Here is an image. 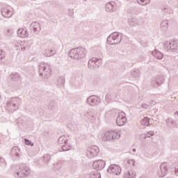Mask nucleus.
<instances>
[{"label":"nucleus","mask_w":178,"mask_h":178,"mask_svg":"<svg viewBox=\"0 0 178 178\" xmlns=\"http://www.w3.org/2000/svg\"><path fill=\"white\" fill-rule=\"evenodd\" d=\"M19 46L21 47L22 51H26V46H24L23 47H22V44H20Z\"/></svg>","instance_id":"nucleus-32"},{"label":"nucleus","mask_w":178,"mask_h":178,"mask_svg":"<svg viewBox=\"0 0 178 178\" xmlns=\"http://www.w3.org/2000/svg\"><path fill=\"white\" fill-rule=\"evenodd\" d=\"M28 170L26 168H19L17 175L19 177H26V173H27Z\"/></svg>","instance_id":"nucleus-22"},{"label":"nucleus","mask_w":178,"mask_h":178,"mask_svg":"<svg viewBox=\"0 0 178 178\" xmlns=\"http://www.w3.org/2000/svg\"><path fill=\"white\" fill-rule=\"evenodd\" d=\"M143 108H145V104H143L142 106Z\"/></svg>","instance_id":"nucleus-34"},{"label":"nucleus","mask_w":178,"mask_h":178,"mask_svg":"<svg viewBox=\"0 0 178 178\" xmlns=\"http://www.w3.org/2000/svg\"><path fill=\"white\" fill-rule=\"evenodd\" d=\"M8 80H10V81H13V83H19L22 81V76H20V74L17 72L11 74L8 77Z\"/></svg>","instance_id":"nucleus-10"},{"label":"nucleus","mask_w":178,"mask_h":178,"mask_svg":"<svg viewBox=\"0 0 178 178\" xmlns=\"http://www.w3.org/2000/svg\"><path fill=\"white\" fill-rule=\"evenodd\" d=\"M136 177V174L133 171H129L125 175V178H134Z\"/></svg>","instance_id":"nucleus-25"},{"label":"nucleus","mask_w":178,"mask_h":178,"mask_svg":"<svg viewBox=\"0 0 178 178\" xmlns=\"http://www.w3.org/2000/svg\"><path fill=\"white\" fill-rule=\"evenodd\" d=\"M31 26L32 27L35 34H40V31H41V24H40V22H33L31 23Z\"/></svg>","instance_id":"nucleus-11"},{"label":"nucleus","mask_w":178,"mask_h":178,"mask_svg":"<svg viewBox=\"0 0 178 178\" xmlns=\"http://www.w3.org/2000/svg\"><path fill=\"white\" fill-rule=\"evenodd\" d=\"M7 33H8L7 35H10V34H13V30L8 29L7 30Z\"/></svg>","instance_id":"nucleus-30"},{"label":"nucleus","mask_w":178,"mask_h":178,"mask_svg":"<svg viewBox=\"0 0 178 178\" xmlns=\"http://www.w3.org/2000/svg\"><path fill=\"white\" fill-rule=\"evenodd\" d=\"M151 134H152V136H153L154 135V132H151Z\"/></svg>","instance_id":"nucleus-35"},{"label":"nucleus","mask_w":178,"mask_h":178,"mask_svg":"<svg viewBox=\"0 0 178 178\" xmlns=\"http://www.w3.org/2000/svg\"><path fill=\"white\" fill-rule=\"evenodd\" d=\"M1 15L3 17L9 19L13 16V9L10 7L5 6L1 8Z\"/></svg>","instance_id":"nucleus-8"},{"label":"nucleus","mask_w":178,"mask_h":178,"mask_svg":"<svg viewBox=\"0 0 178 178\" xmlns=\"http://www.w3.org/2000/svg\"><path fill=\"white\" fill-rule=\"evenodd\" d=\"M131 76L135 80H140V76H141V71L139 69L133 70L131 72Z\"/></svg>","instance_id":"nucleus-17"},{"label":"nucleus","mask_w":178,"mask_h":178,"mask_svg":"<svg viewBox=\"0 0 178 178\" xmlns=\"http://www.w3.org/2000/svg\"><path fill=\"white\" fill-rule=\"evenodd\" d=\"M111 173H113L114 175H120L122 172V168H120V166L118 165H111L109 168Z\"/></svg>","instance_id":"nucleus-14"},{"label":"nucleus","mask_w":178,"mask_h":178,"mask_svg":"<svg viewBox=\"0 0 178 178\" xmlns=\"http://www.w3.org/2000/svg\"><path fill=\"white\" fill-rule=\"evenodd\" d=\"M161 170L159 172V177H165L168 173V169L163 165H161Z\"/></svg>","instance_id":"nucleus-20"},{"label":"nucleus","mask_w":178,"mask_h":178,"mask_svg":"<svg viewBox=\"0 0 178 178\" xmlns=\"http://www.w3.org/2000/svg\"><path fill=\"white\" fill-rule=\"evenodd\" d=\"M142 124H143V126H148V124H149V118H145L142 120Z\"/></svg>","instance_id":"nucleus-27"},{"label":"nucleus","mask_w":178,"mask_h":178,"mask_svg":"<svg viewBox=\"0 0 178 178\" xmlns=\"http://www.w3.org/2000/svg\"><path fill=\"white\" fill-rule=\"evenodd\" d=\"M140 60H143V59H140Z\"/></svg>","instance_id":"nucleus-36"},{"label":"nucleus","mask_w":178,"mask_h":178,"mask_svg":"<svg viewBox=\"0 0 178 178\" xmlns=\"http://www.w3.org/2000/svg\"><path fill=\"white\" fill-rule=\"evenodd\" d=\"M138 3L139 5H143V6H145V5H148L149 3V0H137Z\"/></svg>","instance_id":"nucleus-23"},{"label":"nucleus","mask_w":178,"mask_h":178,"mask_svg":"<svg viewBox=\"0 0 178 178\" xmlns=\"http://www.w3.org/2000/svg\"><path fill=\"white\" fill-rule=\"evenodd\" d=\"M56 52L55 51L51 49H47L43 52L44 56H46V58H49V56H54L55 55Z\"/></svg>","instance_id":"nucleus-19"},{"label":"nucleus","mask_w":178,"mask_h":178,"mask_svg":"<svg viewBox=\"0 0 178 178\" xmlns=\"http://www.w3.org/2000/svg\"><path fill=\"white\" fill-rule=\"evenodd\" d=\"M102 65V58H92L89 60L88 66L89 69H98V67H100Z\"/></svg>","instance_id":"nucleus-5"},{"label":"nucleus","mask_w":178,"mask_h":178,"mask_svg":"<svg viewBox=\"0 0 178 178\" xmlns=\"http://www.w3.org/2000/svg\"><path fill=\"white\" fill-rule=\"evenodd\" d=\"M52 67L47 63H40L39 65V74L42 79L47 80L51 77Z\"/></svg>","instance_id":"nucleus-2"},{"label":"nucleus","mask_w":178,"mask_h":178,"mask_svg":"<svg viewBox=\"0 0 178 178\" xmlns=\"http://www.w3.org/2000/svg\"><path fill=\"white\" fill-rule=\"evenodd\" d=\"M88 103L90 105H94V104H95V97H90L88 99Z\"/></svg>","instance_id":"nucleus-26"},{"label":"nucleus","mask_w":178,"mask_h":178,"mask_svg":"<svg viewBox=\"0 0 178 178\" xmlns=\"http://www.w3.org/2000/svg\"><path fill=\"white\" fill-rule=\"evenodd\" d=\"M152 55H153V56L156 58V59H159V60H161L163 58V54H162V52L158 50L153 51L152 52Z\"/></svg>","instance_id":"nucleus-18"},{"label":"nucleus","mask_w":178,"mask_h":178,"mask_svg":"<svg viewBox=\"0 0 178 178\" xmlns=\"http://www.w3.org/2000/svg\"><path fill=\"white\" fill-rule=\"evenodd\" d=\"M68 15L70 16L71 17H73V16L74 15V11L73 9H70L68 10Z\"/></svg>","instance_id":"nucleus-29"},{"label":"nucleus","mask_w":178,"mask_h":178,"mask_svg":"<svg viewBox=\"0 0 178 178\" xmlns=\"http://www.w3.org/2000/svg\"><path fill=\"white\" fill-rule=\"evenodd\" d=\"M163 81H165V76L162 75H157L156 76H154L152 79V86L154 87V88H156V87H159Z\"/></svg>","instance_id":"nucleus-7"},{"label":"nucleus","mask_w":178,"mask_h":178,"mask_svg":"<svg viewBox=\"0 0 178 178\" xmlns=\"http://www.w3.org/2000/svg\"><path fill=\"white\" fill-rule=\"evenodd\" d=\"M140 58H142V59H145V57H144V56H140Z\"/></svg>","instance_id":"nucleus-33"},{"label":"nucleus","mask_w":178,"mask_h":178,"mask_svg":"<svg viewBox=\"0 0 178 178\" xmlns=\"http://www.w3.org/2000/svg\"><path fill=\"white\" fill-rule=\"evenodd\" d=\"M163 10L165 13H170V8L168 6L163 8Z\"/></svg>","instance_id":"nucleus-28"},{"label":"nucleus","mask_w":178,"mask_h":178,"mask_svg":"<svg viewBox=\"0 0 178 178\" xmlns=\"http://www.w3.org/2000/svg\"><path fill=\"white\" fill-rule=\"evenodd\" d=\"M106 12H110L113 13L116 10V3L113 1L108 2L106 4Z\"/></svg>","instance_id":"nucleus-12"},{"label":"nucleus","mask_w":178,"mask_h":178,"mask_svg":"<svg viewBox=\"0 0 178 178\" xmlns=\"http://www.w3.org/2000/svg\"><path fill=\"white\" fill-rule=\"evenodd\" d=\"M17 35L21 38H27L29 37V31H27V29L19 28L17 31Z\"/></svg>","instance_id":"nucleus-15"},{"label":"nucleus","mask_w":178,"mask_h":178,"mask_svg":"<svg viewBox=\"0 0 178 178\" xmlns=\"http://www.w3.org/2000/svg\"><path fill=\"white\" fill-rule=\"evenodd\" d=\"M163 48L167 52H176L178 51V42L177 40L165 42L163 44Z\"/></svg>","instance_id":"nucleus-4"},{"label":"nucleus","mask_w":178,"mask_h":178,"mask_svg":"<svg viewBox=\"0 0 178 178\" xmlns=\"http://www.w3.org/2000/svg\"><path fill=\"white\" fill-rule=\"evenodd\" d=\"M93 168L97 170H101L105 168V162L103 160H97L93 163Z\"/></svg>","instance_id":"nucleus-13"},{"label":"nucleus","mask_w":178,"mask_h":178,"mask_svg":"<svg viewBox=\"0 0 178 178\" xmlns=\"http://www.w3.org/2000/svg\"><path fill=\"white\" fill-rule=\"evenodd\" d=\"M5 56H6V52L5 51L0 49V63L5 59Z\"/></svg>","instance_id":"nucleus-24"},{"label":"nucleus","mask_w":178,"mask_h":178,"mask_svg":"<svg viewBox=\"0 0 178 178\" xmlns=\"http://www.w3.org/2000/svg\"><path fill=\"white\" fill-rule=\"evenodd\" d=\"M169 27V24L168 21L164 20L161 24V30L162 31H166L168 30V28Z\"/></svg>","instance_id":"nucleus-21"},{"label":"nucleus","mask_w":178,"mask_h":178,"mask_svg":"<svg viewBox=\"0 0 178 178\" xmlns=\"http://www.w3.org/2000/svg\"><path fill=\"white\" fill-rule=\"evenodd\" d=\"M87 54V49L84 47H76L71 49L68 55L72 59H74L75 60H80L81 59H84L86 58V55Z\"/></svg>","instance_id":"nucleus-1"},{"label":"nucleus","mask_w":178,"mask_h":178,"mask_svg":"<svg viewBox=\"0 0 178 178\" xmlns=\"http://www.w3.org/2000/svg\"><path fill=\"white\" fill-rule=\"evenodd\" d=\"M120 137L119 134L115 131H108L104 134L103 137L104 141H111V140H116Z\"/></svg>","instance_id":"nucleus-6"},{"label":"nucleus","mask_w":178,"mask_h":178,"mask_svg":"<svg viewBox=\"0 0 178 178\" xmlns=\"http://www.w3.org/2000/svg\"><path fill=\"white\" fill-rule=\"evenodd\" d=\"M126 122H127L126 113L124 112H120L116 120L118 126H124V124H126Z\"/></svg>","instance_id":"nucleus-9"},{"label":"nucleus","mask_w":178,"mask_h":178,"mask_svg":"<svg viewBox=\"0 0 178 178\" xmlns=\"http://www.w3.org/2000/svg\"><path fill=\"white\" fill-rule=\"evenodd\" d=\"M107 42L110 45H117L122 42V33L114 32L107 38Z\"/></svg>","instance_id":"nucleus-3"},{"label":"nucleus","mask_w":178,"mask_h":178,"mask_svg":"<svg viewBox=\"0 0 178 178\" xmlns=\"http://www.w3.org/2000/svg\"><path fill=\"white\" fill-rule=\"evenodd\" d=\"M25 144L26 145H31V143L29 140H25Z\"/></svg>","instance_id":"nucleus-31"},{"label":"nucleus","mask_w":178,"mask_h":178,"mask_svg":"<svg viewBox=\"0 0 178 178\" xmlns=\"http://www.w3.org/2000/svg\"><path fill=\"white\" fill-rule=\"evenodd\" d=\"M56 87L60 90L65 88V76H59L57 79Z\"/></svg>","instance_id":"nucleus-16"}]
</instances>
